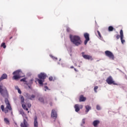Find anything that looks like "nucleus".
<instances>
[{
	"label": "nucleus",
	"instance_id": "obj_1",
	"mask_svg": "<svg viewBox=\"0 0 127 127\" xmlns=\"http://www.w3.org/2000/svg\"><path fill=\"white\" fill-rule=\"evenodd\" d=\"M4 102L6 106L4 108V105H1V110L2 112L4 113V114H8L10 112L11 115H12V108H11V106H10V103H9L8 99L7 98H5Z\"/></svg>",
	"mask_w": 127,
	"mask_h": 127
},
{
	"label": "nucleus",
	"instance_id": "obj_2",
	"mask_svg": "<svg viewBox=\"0 0 127 127\" xmlns=\"http://www.w3.org/2000/svg\"><path fill=\"white\" fill-rule=\"evenodd\" d=\"M69 38L70 41L75 44L76 46H79L82 44V41L81 40V38L79 36H73L72 35H69Z\"/></svg>",
	"mask_w": 127,
	"mask_h": 127
},
{
	"label": "nucleus",
	"instance_id": "obj_3",
	"mask_svg": "<svg viewBox=\"0 0 127 127\" xmlns=\"http://www.w3.org/2000/svg\"><path fill=\"white\" fill-rule=\"evenodd\" d=\"M13 75H14L12 77L13 80H17L19 79V78H22L24 75H23V73L20 70H18L13 72Z\"/></svg>",
	"mask_w": 127,
	"mask_h": 127
},
{
	"label": "nucleus",
	"instance_id": "obj_4",
	"mask_svg": "<svg viewBox=\"0 0 127 127\" xmlns=\"http://www.w3.org/2000/svg\"><path fill=\"white\" fill-rule=\"evenodd\" d=\"M38 77L39 79H37V82H38L40 85H43V82L46 79V74L41 72L38 75Z\"/></svg>",
	"mask_w": 127,
	"mask_h": 127
},
{
	"label": "nucleus",
	"instance_id": "obj_5",
	"mask_svg": "<svg viewBox=\"0 0 127 127\" xmlns=\"http://www.w3.org/2000/svg\"><path fill=\"white\" fill-rule=\"evenodd\" d=\"M0 93L3 98H8V92L5 87L0 85Z\"/></svg>",
	"mask_w": 127,
	"mask_h": 127
},
{
	"label": "nucleus",
	"instance_id": "obj_6",
	"mask_svg": "<svg viewBox=\"0 0 127 127\" xmlns=\"http://www.w3.org/2000/svg\"><path fill=\"white\" fill-rule=\"evenodd\" d=\"M106 82L107 84H108V85H112V84L113 85H116V86H118L119 85L118 83H116L115 81H114V79H113L112 76H110L107 78Z\"/></svg>",
	"mask_w": 127,
	"mask_h": 127
},
{
	"label": "nucleus",
	"instance_id": "obj_7",
	"mask_svg": "<svg viewBox=\"0 0 127 127\" xmlns=\"http://www.w3.org/2000/svg\"><path fill=\"white\" fill-rule=\"evenodd\" d=\"M105 53V55L107 56V57H109L110 59H111V60H115V56L114 55V54L112 53V52L110 51H106Z\"/></svg>",
	"mask_w": 127,
	"mask_h": 127
},
{
	"label": "nucleus",
	"instance_id": "obj_8",
	"mask_svg": "<svg viewBox=\"0 0 127 127\" xmlns=\"http://www.w3.org/2000/svg\"><path fill=\"white\" fill-rule=\"evenodd\" d=\"M120 39H121V42L122 44H124V43L126 42V41L124 40V32L123 31V30H120Z\"/></svg>",
	"mask_w": 127,
	"mask_h": 127
},
{
	"label": "nucleus",
	"instance_id": "obj_9",
	"mask_svg": "<svg viewBox=\"0 0 127 127\" xmlns=\"http://www.w3.org/2000/svg\"><path fill=\"white\" fill-rule=\"evenodd\" d=\"M81 54L84 59H86L87 60H90V59H92V56L88 55H85L84 52L81 53Z\"/></svg>",
	"mask_w": 127,
	"mask_h": 127
},
{
	"label": "nucleus",
	"instance_id": "obj_10",
	"mask_svg": "<svg viewBox=\"0 0 127 127\" xmlns=\"http://www.w3.org/2000/svg\"><path fill=\"white\" fill-rule=\"evenodd\" d=\"M26 97L27 99H28V100H31L32 101L35 98V95L33 94L30 95L29 94L26 93Z\"/></svg>",
	"mask_w": 127,
	"mask_h": 127
},
{
	"label": "nucleus",
	"instance_id": "obj_11",
	"mask_svg": "<svg viewBox=\"0 0 127 127\" xmlns=\"http://www.w3.org/2000/svg\"><path fill=\"white\" fill-rule=\"evenodd\" d=\"M51 117L54 119H57V113L54 109L52 110Z\"/></svg>",
	"mask_w": 127,
	"mask_h": 127
},
{
	"label": "nucleus",
	"instance_id": "obj_12",
	"mask_svg": "<svg viewBox=\"0 0 127 127\" xmlns=\"http://www.w3.org/2000/svg\"><path fill=\"white\" fill-rule=\"evenodd\" d=\"M28 126V124H27V121H26V120L24 119L23 123H21L20 126L21 127H27Z\"/></svg>",
	"mask_w": 127,
	"mask_h": 127
},
{
	"label": "nucleus",
	"instance_id": "obj_13",
	"mask_svg": "<svg viewBox=\"0 0 127 127\" xmlns=\"http://www.w3.org/2000/svg\"><path fill=\"white\" fill-rule=\"evenodd\" d=\"M34 127H38V122H37V116H35L34 117Z\"/></svg>",
	"mask_w": 127,
	"mask_h": 127
},
{
	"label": "nucleus",
	"instance_id": "obj_14",
	"mask_svg": "<svg viewBox=\"0 0 127 127\" xmlns=\"http://www.w3.org/2000/svg\"><path fill=\"white\" fill-rule=\"evenodd\" d=\"M4 79H7V75L5 73L3 74L0 78V82L4 80Z\"/></svg>",
	"mask_w": 127,
	"mask_h": 127
},
{
	"label": "nucleus",
	"instance_id": "obj_15",
	"mask_svg": "<svg viewBox=\"0 0 127 127\" xmlns=\"http://www.w3.org/2000/svg\"><path fill=\"white\" fill-rule=\"evenodd\" d=\"M85 113L86 114H88V112H89V111H90V110H91L92 109V107L89 105H86L85 106Z\"/></svg>",
	"mask_w": 127,
	"mask_h": 127
},
{
	"label": "nucleus",
	"instance_id": "obj_16",
	"mask_svg": "<svg viewBox=\"0 0 127 127\" xmlns=\"http://www.w3.org/2000/svg\"><path fill=\"white\" fill-rule=\"evenodd\" d=\"M86 97H84V96L80 95L79 97V102H85L86 101Z\"/></svg>",
	"mask_w": 127,
	"mask_h": 127
},
{
	"label": "nucleus",
	"instance_id": "obj_17",
	"mask_svg": "<svg viewBox=\"0 0 127 127\" xmlns=\"http://www.w3.org/2000/svg\"><path fill=\"white\" fill-rule=\"evenodd\" d=\"M74 109L75 112H76L77 113H78V112L80 111V107H79V105L78 104H75L74 105Z\"/></svg>",
	"mask_w": 127,
	"mask_h": 127
},
{
	"label": "nucleus",
	"instance_id": "obj_18",
	"mask_svg": "<svg viewBox=\"0 0 127 127\" xmlns=\"http://www.w3.org/2000/svg\"><path fill=\"white\" fill-rule=\"evenodd\" d=\"M99 124H100V121L99 120H95L93 122V126L95 127H97Z\"/></svg>",
	"mask_w": 127,
	"mask_h": 127
},
{
	"label": "nucleus",
	"instance_id": "obj_19",
	"mask_svg": "<svg viewBox=\"0 0 127 127\" xmlns=\"http://www.w3.org/2000/svg\"><path fill=\"white\" fill-rule=\"evenodd\" d=\"M84 36L85 39L90 40V38L89 37V34H88L87 33H85L84 34Z\"/></svg>",
	"mask_w": 127,
	"mask_h": 127
},
{
	"label": "nucleus",
	"instance_id": "obj_20",
	"mask_svg": "<svg viewBox=\"0 0 127 127\" xmlns=\"http://www.w3.org/2000/svg\"><path fill=\"white\" fill-rule=\"evenodd\" d=\"M20 100H21V104L22 105L23 103H24V97L22 95L20 96Z\"/></svg>",
	"mask_w": 127,
	"mask_h": 127
},
{
	"label": "nucleus",
	"instance_id": "obj_21",
	"mask_svg": "<svg viewBox=\"0 0 127 127\" xmlns=\"http://www.w3.org/2000/svg\"><path fill=\"white\" fill-rule=\"evenodd\" d=\"M4 122L6 124V125H9V121L7 118L4 119Z\"/></svg>",
	"mask_w": 127,
	"mask_h": 127
},
{
	"label": "nucleus",
	"instance_id": "obj_22",
	"mask_svg": "<svg viewBox=\"0 0 127 127\" xmlns=\"http://www.w3.org/2000/svg\"><path fill=\"white\" fill-rule=\"evenodd\" d=\"M39 101H40L41 103H43V104H44V99L43 98V97H40L39 98Z\"/></svg>",
	"mask_w": 127,
	"mask_h": 127
},
{
	"label": "nucleus",
	"instance_id": "obj_23",
	"mask_svg": "<svg viewBox=\"0 0 127 127\" xmlns=\"http://www.w3.org/2000/svg\"><path fill=\"white\" fill-rule=\"evenodd\" d=\"M108 31H114V27L112 26H110L108 27Z\"/></svg>",
	"mask_w": 127,
	"mask_h": 127
},
{
	"label": "nucleus",
	"instance_id": "obj_24",
	"mask_svg": "<svg viewBox=\"0 0 127 127\" xmlns=\"http://www.w3.org/2000/svg\"><path fill=\"white\" fill-rule=\"evenodd\" d=\"M22 107L23 109H24V110H25V111H28V108H26V105H25V104H22Z\"/></svg>",
	"mask_w": 127,
	"mask_h": 127
},
{
	"label": "nucleus",
	"instance_id": "obj_25",
	"mask_svg": "<svg viewBox=\"0 0 127 127\" xmlns=\"http://www.w3.org/2000/svg\"><path fill=\"white\" fill-rule=\"evenodd\" d=\"M97 33L99 36V38H100V39H103V37H102V35H101V33L100 32V31H97Z\"/></svg>",
	"mask_w": 127,
	"mask_h": 127
},
{
	"label": "nucleus",
	"instance_id": "obj_26",
	"mask_svg": "<svg viewBox=\"0 0 127 127\" xmlns=\"http://www.w3.org/2000/svg\"><path fill=\"white\" fill-rule=\"evenodd\" d=\"M0 47H3V48H4V49L6 48V46L5 45V43H2L1 44Z\"/></svg>",
	"mask_w": 127,
	"mask_h": 127
},
{
	"label": "nucleus",
	"instance_id": "obj_27",
	"mask_svg": "<svg viewBox=\"0 0 127 127\" xmlns=\"http://www.w3.org/2000/svg\"><path fill=\"white\" fill-rule=\"evenodd\" d=\"M98 89H99V87L98 86H95L94 88V90L95 93H97V90H98Z\"/></svg>",
	"mask_w": 127,
	"mask_h": 127
},
{
	"label": "nucleus",
	"instance_id": "obj_28",
	"mask_svg": "<svg viewBox=\"0 0 127 127\" xmlns=\"http://www.w3.org/2000/svg\"><path fill=\"white\" fill-rule=\"evenodd\" d=\"M20 113L21 115H22V116H23V115H24V112L23 111V110L22 109L20 110Z\"/></svg>",
	"mask_w": 127,
	"mask_h": 127
},
{
	"label": "nucleus",
	"instance_id": "obj_29",
	"mask_svg": "<svg viewBox=\"0 0 127 127\" xmlns=\"http://www.w3.org/2000/svg\"><path fill=\"white\" fill-rule=\"evenodd\" d=\"M66 31L67 32H71V29H70V28L67 27L66 28Z\"/></svg>",
	"mask_w": 127,
	"mask_h": 127
},
{
	"label": "nucleus",
	"instance_id": "obj_30",
	"mask_svg": "<svg viewBox=\"0 0 127 127\" xmlns=\"http://www.w3.org/2000/svg\"><path fill=\"white\" fill-rule=\"evenodd\" d=\"M90 40H87V39H85V40L84 41V45H86L88 43V41H89Z\"/></svg>",
	"mask_w": 127,
	"mask_h": 127
},
{
	"label": "nucleus",
	"instance_id": "obj_31",
	"mask_svg": "<svg viewBox=\"0 0 127 127\" xmlns=\"http://www.w3.org/2000/svg\"><path fill=\"white\" fill-rule=\"evenodd\" d=\"M26 80V78H23L20 79V81L21 82H26V81H25Z\"/></svg>",
	"mask_w": 127,
	"mask_h": 127
},
{
	"label": "nucleus",
	"instance_id": "obj_32",
	"mask_svg": "<svg viewBox=\"0 0 127 127\" xmlns=\"http://www.w3.org/2000/svg\"><path fill=\"white\" fill-rule=\"evenodd\" d=\"M96 109H97V110L99 111V110H101V107H100V106H99V105H97Z\"/></svg>",
	"mask_w": 127,
	"mask_h": 127
},
{
	"label": "nucleus",
	"instance_id": "obj_33",
	"mask_svg": "<svg viewBox=\"0 0 127 127\" xmlns=\"http://www.w3.org/2000/svg\"><path fill=\"white\" fill-rule=\"evenodd\" d=\"M120 38H121V35H116L117 39H120Z\"/></svg>",
	"mask_w": 127,
	"mask_h": 127
},
{
	"label": "nucleus",
	"instance_id": "obj_34",
	"mask_svg": "<svg viewBox=\"0 0 127 127\" xmlns=\"http://www.w3.org/2000/svg\"><path fill=\"white\" fill-rule=\"evenodd\" d=\"M44 88L45 89H45V92H46V90H49V88H48V87H47V86H45Z\"/></svg>",
	"mask_w": 127,
	"mask_h": 127
},
{
	"label": "nucleus",
	"instance_id": "obj_35",
	"mask_svg": "<svg viewBox=\"0 0 127 127\" xmlns=\"http://www.w3.org/2000/svg\"><path fill=\"white\" fill-rule=\"evenodd\" d=\"M49 81H52V80H53V77L50 76V77L49 78Z\"/></svg>",
	"mask_w": 127,
	"mask_h": 127
},
{
	"label": "nucleus",
	"instance_id": "obj_36",
	"mask_svg": "<svg viewBox=\"0 0 127 127\" xmlns=\"http://www.w3.org/2000/svg\"><path fill=\"white\" fill-rule=\"evenodd\" d=\"M27 107L29 108H31V104H30V103H28L27 104Z\"/></svg>",
	"mask_w": 127,
	"mask_h": 127
},
{
	"label": "nucleus",
	"instance_id": "obj_37",
	"mask_svg": "<svg viewBox=\"0 0 127 127\" xmlns=\"http://www.w3.org/2000/svg\"><path fill=\"white\" fill-rule=\"evenodd\" d=\"M18 93H19V94H21V90H20V89H18Z\"/></svg>",
	"mask_w": 127,
	"mask_h": 127
},
{
	"label": "nucleus",
	"instance_id": "obj_38",
	"mask_svg": "<svg viewBox=\"0 0 127 127\" xmlns=\"http://www.w3.org/2000/svg\"><path fill=\"white\" fill-rule=\"evenodd\" d=\"M82 124L85 125V119H84L82 120Z\"/></svg>",
	"mask_w": 127,
	"mask_h": 127
},
{
	"label": "nucleus",
	"instance_id": "obj_39",
	"mask_svg": "<svg viewBox=\"0 0 127 127\" xmlns=\"http://www.w3.org/2000/svg\"><path fill=\"white\" fill-rule=\"evenodd\" d=\"M15 88L16 90L19 89V88H18V86H15Z\"/></svg>",
	"mask_w": 127,
	"mask_h": 127
},
{
	"label": "nucleus",
	"instance_id": "obj_40",
	"mask_svg": "<svg viewBox=\"0 0 127 127\" xmlns=\"http://www.w3.org/2000/svg\"><path fill=\"white\" fill-rule=\"evenodd\" d=\"M33 81V80L31 79V80L29 81V83L30 84H32V81Z\"/></svg>",
	"mask_w": 127,
	"mask_h": 127
},
{
	"label": "nucleus",
	"instance_id": "obj_41",
	"mask_svg": "<svg viewBox=\"0 0 127 127\" xmlns=\"http://www.w3.org/2000/svg\"><path fill=\"white\" fill-rule=\"evenodd\" d=\"M74 71H75V72H78V70L77 69H76L75 68H74Z\"/></svg>",
	"mask_w": 127,
	"mask_h": 127
},
{
	"label": "nucleus",
	"instance_id": "obj_42",
	"mask_svg": "<svg viewBox=\"0 0 127 127\" xmlns=\"http://www.w3.org/2000/svg\"><path fill=\"white\" fill-rule=\"evenodd\" d=\"M70 68H71V69H74V66H70Z\"/></svg>",
	"mask_w": 127,
	"mask_h": 127
},
{
	"label": "nucleus",
	"instance_id": "obj_43",
	"mask_svg": "<svg viewBox=\"0 0 127 127\" xmlns=\"http://www.w3.org/2000/svg\"><path fill=\"white\" fill-rule=\"evenodd\" d=\"M50 106H52V105H53L52 102H50Z\"/></svg>",
	"mask_w": 127,
	"mask_h": 127
},
{
	"label": "nucleus",
	"instance_id": "obj_44",
	"mask_svg": "<svg viewBox=\"0 0 127 127\" xmlns=\"http://www.w3.org/2000/svg\"><path fill=\"white\" fill-rule=\"evenodd\" d=\"M80 107H81V109L83 108V105H81Z\"/></svg>",
	"mask_w": 127,
	"mask_h": 127
},
{
	"label": "nucleus",
	"instance_id": "obj_45",
	"mask_svg": "<svg viewBox=\"0 0 127 127\" xmlns=\"http://www.w3.org/2000/svg\"><path fill=\"white\" fill-rule=\"evenodd\" d=\"M74 66H77V64H74Z\"/></svg>",
	"mask_w": 127,
	"mask_h": 127
},
{
	"label": "nucleus",
	"instance_id": "obj_46",
	"mask_svg": "<svg viewBox=\"0 0 127 127\" xmlns=\"http://www.w3.org/2000/svg\"><path fill=\"white\" fill-rule=\"evenodd\" d=\"M12 38V37H10L9 39H11Z\"/></svg>",
	"mask_w": 127,
	"mask_h": 127
},
{
	"label": "nucleus",
	"instance_id": "obj_47",
	"mask_svg": "<svg viewBox=\"0 0 127 127\" xmlns=\"http://www.w3.org/2000/svg\"><path fill=\"white\" fill-rule=\"evenodd\" d=\"M28 113H29V111H28Z\"/></svg>",
	"mask_w": 127,
	"mask_h": 127
},
{
	"label": "nucleus",
	"instance_id": "obj_48",
	"mask_svg": "<svg viewBox=\"0 0 127 127\" xmlns=\"http://www.w3.org/2000/svg\"><path fill=\"white\" fill-rule=\"evenodd\" d=\"M78 67H80V65H79Z\"/></svg>",
	"mask_w": 127,
	"mask_h": 127
}]
</instances>
